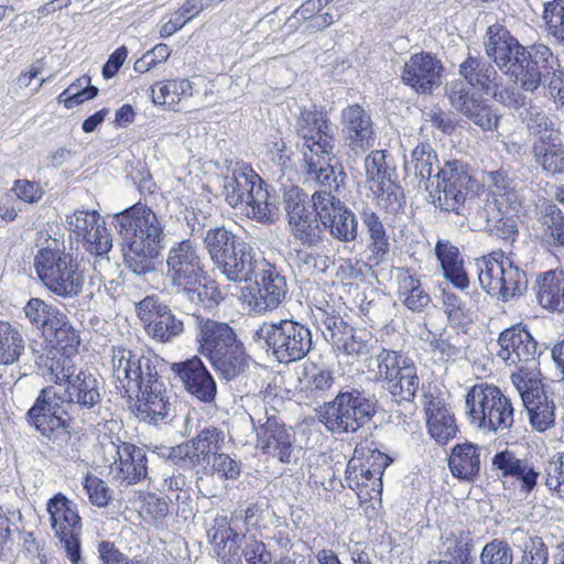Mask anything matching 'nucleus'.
Listing matches in <instances>:
<instances>
[{
    "label": "nucleus",
    "mask_w": 564,
    "mask_h": 564,
    "mask_svg": "<svg viewBox=\"0 0 564 564\" xmlns=\"http://www.w3.org/2000/svg\"><path fill=\"white\" fill-rule=\"evenodd\" d=\"M101 401L100 382L89 371L80 369L59 397L52 387L41 390L26 417L46 438L51 451L69 456L72 451L70 424L76 409L91 410Z\"/></svg>",
    "instance_id": "nucleus-1"
},
{
    "label": "nucleus",
    "mask_w": 564,
    "mask_h": 564,
    "mask_svg": "<svg viewBox=\"0 0 564 564\" xmlns=\"http://www.w3.org/2000/svg\"><path fill=\"white\" fill-rule=\"evenodd\" d=\"M404 167L424 181L431 204L443 212L466 215V198L474 180L465 162L453 159L440 165L433 147L429 142H420L405 160Z\"/></svg>",
    "instance_id": "nucleus-2"
},
{
    "label": "nucleus",
    "mask_w": 564,
    "mask_h": 564,
    "mask_svg": "<svg viewBox=\"0 0 564 564\" xmlns=\"http://www.w3.org/2000/svg\"><path fill=\"white\" fill-rule=\"evenodd\" d=\"M113 224L122 241L127 268L139 276L154 272L165 240V226L156 214L138 203L116 214Z\"/></svg>",
    "instance_id": "nucleus-3"
},
{
    "label": "nucleus",
    "mask_w": 564,
    "mask_h": 564,
    "mask_svg": "<svg viewBox=\"0 0 564 564\" xmlns=\"http://www.w3.org/2000/svg\"><path fill=\"white\" fill-rule=\"evenodd\" d=\"M195 326L197 350L223 379L230 381L246 371L249 356L234 327L199 315L195 316Z\"/></svg>",
    "instance_id": "nucleus-4"
},
{
    "label": "nucleus",
    "mask_w": 564,
    "mask_h": 564,
    "mask_svg": "<svg viewBox=\"0 0 564 564\" xmlns=\"http://www.w3.org/2000/svg\"><path fill=\"white\" fill-rule=\"evenodd\" d=\"M165 267V279L176 294L184 295L193 303H217L220 299L217 288L206 282L199 251L192 240L174 242L167 250Z\"/></svg>",
    "instance_id": "nucleus-5"
},
{
    "label": "nucleus",
    "mask_w": 564,
    "mask_h": 564,
    "mask_svg": "<svg viewBox=\"0 0 564 564\" xmlns=\"http://www.w3.org/2000/svg\"><path fill=\"white\" fill-rule=\"evenodd\" d=\"M373 395L357 388L340 390L334 400L315 410L318 422L333 434H354L367 425L377 411Z\"/></svg>",
    "instance_id": "nucleus-6"
},
{
    "label": "nucleus",
    "mask_w": 564,
    "mask_h": 564,
    "mask_svg": "<svg viewBox=\"0 0 564 564\" xmlns=\"http://www.w3.org/2000/svg\"><path fill=\"white\" fill-rule=\"evenodd\" d=\"M482 45L488 58L518 86L523 80L527 69L531 68L539 54L546 47L543 43H534L529 46L522 45L500 23L488 26Z\"/></svg>",
    "instance_id": "nucleus-7"
},
{
    "label": "nucleus",
    "mask_w": 564,
    "mask_h": 564,
    "mask_svg": "<svg viewBox=\"0 0 564 564\" xmlns=\"http://www.w3.org/2000/svg\"><path fill=\"white\" fill-rule=\"evenodd\" d=\"M251 339L284 365L302 360L313 346L311 329L294 319L263 322L253 330Z\"/></svg>",
    "instance_id": "nucleus-8"
},
{
    "label": "nucleus",
    "mask_w": 564,
    "mask_h": 564,
    "mask_svg": "<svg viewBox=\"0 0 564 564\" xmlns=\"http://www.w3.org/2000/svg\"><path fill=\"white\" fill-rule=\"evenodd\" d=\"M465 408L470 424L479 430L503 435L514 422L510 398L494 384L473 386L465 395Z\"/></svg>",
    "instance_id": "nucleus-9"
},
{
    "label": "nucleus",
    "mask_w": 564,
    "mask_h": 564,
    "mask_svg": "<svg viewBox=\"0 0 564 564\" xmlns=\"http://www.w3.org/2000/svg\"><path fill=\"white\" fill-rule=\"evenodd\" d=\"M34 268L43 285L55 296L76 299L84 291V270L65 250L41 248L34 258Z\"/></svg>",
    "instance_id": "nucleus-10"
},
{
    "label": "nucleus",
    "mask_w": 564,
    "mask_h": 564,
    "mask_svg": "<svg viewBox=\"0 0 564 564\" xmlns=\"http://www.w3.org/2000/svg\"><path fill=\"white\" fill-rule=\"evenodd\" d=\"M373 362L377 369H371L372 361H369L368 372H375L373 380L381 382L391 400L412 403L421 384L414 360L403 351L381 348Z\"/></svg>",
    "instance_id": "nucleus-11"
},
{
    "label": "nucleus",
    "mask_w": 564,
    "mask_h": 564,
    "mask_svg": "<svg viewBox=\"0 0 564 564\" xmlns=\"http://www.w3.org/2000/svg\"><path fill=\"white\" fill-rule=\"evenodd\" d=\"M224 196L232 208L246 205L247 214L258 221H269L274 209L264 181L247 164L236 163L224 177Z\"/></svg>",
    "instance_id": "nucleus-12"
},
{
    "label": "nucleus",
    "mask_w": 564,
    "mask_h": 564,
    "mask_svg": "<svg viewBox=\"0 0 564 564\" xmlns=\"http://www.w3.org/2000/svg\"><path fill=\"white\" fill-rule=\"evenodd\" d=\"M519 88L523 93H540L552 101L556 109H564V68L547 45L531 68L527 69Z\"/></svg>",
    "instance_id": "nucleus-13"
},
{
    "label": "nucleus",
    "mask_w": 564,
    "mask_h": 564,
    "mask_svg": "<svg viewBox=\"0 0 564 564\" xmlns=\"http://www.w3.org/2000/svg\"><path fill=\"white\" fill-rule=\"evenodd\" d=\"M295 130L302 141L303 160L335 158V132L326 115L317 110L304 109L296 119Z\"/></svg>",
    "instance_id": "nucleus-14"
},
{
    "label": "nucleus",
    "mask_w": 564,
    "mask_h": 564,
    "mask_svg": "<svg viewBox=\"0 0 564 564\" xmlns=\"http://www.w3.org/2000/svg\"><path fill=\"white\" fill-rule=\"evenodd\" d=\"M295 130L302 141L303 160L335 158V132L326 115L317 110L304 109L296 119Z\"/></svg>",
    "instance_id": "nucleus-15"
},
{
    "label": "nucleus",
    "mask_w": 564,
    "mask_h": 564,
    "mask_svg": "<svg viewBox=\"0 0 564 564\" xmlns=\"http://www.w3.org/2000/svg\"><path fill=\"white\" fill-rule=\"evenodd\" d=\"M46 510L50 514L52 530L64 545L66 555L72 564H84L80 556L82 519L76 503L58 492L48 499Z\"/></svg>",
    "instance_id": "nucleus-16"
},
{
    "label": "nucleus",
    "mask_w": 564,
    "mask_h": 564,
    "mask_svg": "<svg viewBox=\"0 0 564 564\" xmlns=\"http://www.w3.org/2000/svg\"><path fill=\"white\" fill-rule=\"evenodd\" d=\"M284 209L291 234L308 248L323 242V228L308 200V195L300 187L292 186L283 194Z\"/></svg>",
    "instance_id": "nucleus-17"
},
{
    "label": "nucleus",
    "mask_w": 564,
    "mask_h": 564,
    "mask_svg": "<svg viewBox=\"0 0 564 564\" xmlns=\"http://www.w3.org/2000/svg\"><path fill=\"white\" fill-rule=\"evenodd\" d=\"M257 434V446L265 454L276 457L281 463L289 464L294 452L295 432L276 414L274 408L264 406L263 416L256 419L250 415Z\"/></svg>",
    "instance_id": "nucleus-18"
},
{
    "label": "nucleus",
    "mask_w": 564,
    "mask_h": 564,
    "mask_svg": "<svg viewBox=\"0 0 564 564\" xmlns=\"http://www.w3.org/2000/svg\"><path fill=\"white\" fill-rule=\"evenodd\" d=\"M497 357L508 366L519 369L518 375L530 378L529 370L536 369V359L541 354L536 340L527 326L518 323L503 329L497 340Z\"/></svg>",
    "instance_id": "nucleus-19"
},
{
    "label": "nucleus",
    "mask_w": 564,
    "mask_h": 564,
    "mask_svg": "<svg viewBox=\"0 0 564 564\" xmlns=\"http://www.w3.org/2000/svg\"><path fill=\"white\" fill-rule=\"evenodd\" d=\"M138 317L143 322L149 337L169 344L184 333V322L156 295H148L135 304Z\"/></svg>",
    "instance_id": "nucleus-20"
},
{
    "label": "nucleus",
    "mask_w": 564,
    "mask_h": 564,
    "mask_svg": "<svg viewBox=\"0 0 564 564\" xmlns=\"http://www.w3.org/2000/svg\"><path fill=\"white\" fill-rule=\"evenodd\" d=\"M340 133L349 159L356 160L376 144L375 122L369 110L351 104L340 111Z\"/></svg>",
    "instance_id": "nucleus-21"
},
{
    "label": "nucleus",
    "mask_w": 564,
    "mask_h": 564,
    "mask_svg": "<svg viewBox=\"0 0 564 564\" xmlns=\"http://www.w3.org/2000/svg\"><path fill=\"white\" fill-rule=\"evenodd\" d=\"M112 377L119 383V389L124 393L134 392L152 379L158 373L154 361L144 355H139L122 346L112 347Z\"/></svg>",
    "instance_id": "nucleus-22"
},
{
    "label": "nucleus",
    "mask_w": 564,
    "mask_h": 564,
    "mask_svg": "<svg viewBox=\"0 0 564 564\" xmlns=\"http://www.w3.org/2000/svg\"><path fill=\"white\" fill-rule=\"evenodd\" d=\"M67 229L90 253L105 256L112 248V236L97 210L76 209L66 216Z\"/></svg>",
    "instance_id": "nucleus-23"
},
{
    "label": "nucleus",
    "mask_w": 564,
    "mask_h": 564,
    "mask_svg": "<svg viewBox=\"0 0 564 564\" xmlns=\"http://www.w3.org/2000/svg\"><path fill=\"white\" fill-rule=\"evenodd\" d=\"M512 383L517 387L531 424L539 431H545L554 423V403L550 401L544 388L533 377L511 375Z\"/></svg>",
    "instance_id": "nucleus-24"
},
{
    "label": "nucleus",
    "mask_w": 564,
    "mask_h": 564,
    "mask_svg": "<svg viewBox=\"0 0 564 564\" xmlns=\"http://www.w3.org/2000/svg\"><path fill=\"white\" fill-rule=\"evenodd\" d=\"M443 69L442 61L432 53H415L404 63L401 80L417 94H431L441 85Z\"/></svg>",
    "instance_id": "nucleus-25"
},
{
    "label": "nucleus",
    "mask_w": 564,
    "mask_h": 564,
    "mask_svg": "<svg viewBox=\"0 0 564 564\" xmlns=\"http://www.w3.org/2000/svg\"><path fill=\"white\" fill-rule=\"evenodd\" d=\"M498 210L502 215L521 218L528 215L523 188L508 175V172L498 169L486 172V180Z\"/></svg>",
    "instance_id": "nucleus-26"
},
{
    "label": "nucleus",
    "mask_w": 564,
    "mask_h": 564,
    "mask_svg": "<svg viewBox=\"0 0 564 564\" xmlns=\"http://www.w3.org/2000/svg\"><path fill=\"white\" fill-rule=\"evenodd\" d=\"M135 414L150 424H170L174 414L165 395L164 382L156 376L150 382L137 390Z\"/></svg>",
    "instance_id": "nucleus-27"
},
{
    "label": "nucleus",
    "mask_w": 564,
    "mask_h": 564,
    "mask_svg": "<svg viewBox=\"0 0 564 564\" xmlns=\"http://www.w3.org/2000/svg\"><path fill=\"white\" fill-rule=\"evenodd\" d=\"M185 390L197 400L212 403L216 399L217 384L202 359L197 356L172 365Z\"/></svg>",
    "instance_id": "nucleus-28"
},
{
    "label": "nucleus",
    "mask_w": 564,
    "mask_h": 564,
    "mask_svg": "<svg viewBox=\"0 0 564 564\" xmlns=\"http://www.w3.org/2000/svg\"><path fill=\"white\" fill-rule=\"evenodd\" d=\"M492 470L500 478L512 479L520 486L521 491L531 492L538 485L541 471L525 456H518L508 448L497 452L491 458Z\"/></svg>",
    "instance_id": "nucleus-29"
},
{
    "label": "nucleus",
    "mask_w": 564,
    "mask_h": 564,
    "mask_svg": "<svg viewBox=\"0 0 564 564\" xmlns=\"http://www.w3.org/2000/svg\"><path fill=\"white\" fill-rule=\"evenodd\" d=\"M117 459L110 466V473L119 486H130L140 482L148 476V458L145 451L129 442H122L117 447Z\"/></svg>",
    "instance_id": "nucleus-30"
},
{
    "label": "nucleus",
    "mask_w": 564,
    "mask_h": 564,
    "mask_svg": "<svg viewBox=\"0 0 564 564\" xmlns=\"http://www.w3.org/2000/svg\"><path fill=\"white\" fill-rule=\"evenodd\" d=\"M258 286L257 305L264 310L278 307L288 294L285 276L274 264L260 257L258 269L252 275Z\"/></svg>",
    "instance_id": "nucleus-31"
},
{
    "label": "nucleus",
    "mask_w": 564,
    "mask_h": 564,
    "mask_svg": "<svg viewBox=\"0 0 564 564\" xmlns=\"http://www.w3.org/2000/svg\"><path fill=\"white\" fill-rule=\"evenodd\" d=\"M187 448V470L202 468L206 470L214 457L221 451L225 444V434L221 429L209 425L198 432V434L189 441L183 442Z\"/></svg>",
    "instance_id": "nucleus-32"
},
{
    "label": "nucleus",
    "mask_w": 564,
    "mask_h": 564,
    "mask_svg": "<svg viewBox=\"0 0 564 564\" xmlns=\"http://www.w3.org/2000/svg\"><path fill=\"white\" fill-rule=\"evenodd\" d=\"M259 261L253 247L243 240L216 268L228 281L242 283L252 280Z\"/></svg>",
    "instance_id": "nucleus-33"
},
{
    "label": "nucleus",
    "mask_w": 564,
    "mask_h": 564,
    "mask_svg": "<svg viewBox=\"0 0 564 564\" xmlns=\"http://www.w3.org/2000/svg\"><path fill=\"white\" fill-rule=\"evenodd\" d=\"M424 409L429 433L438 444L455 437L458 427L454 415L441 399L424 394Z\"/></svg>",
    "instance_id": "nucleus-34"
},
{
    "label": "nucleus",
    "mask_w": 564,
    "mask_h": 564,
    "mask_svg": "<svg viewBox=\"0 0 564 564\" xmlns=\"http://www.w3.org/2000/svg\"><path fill=\"white\" fill-rule=\"evenodd\" d=\"M458 73L463 77L462 80L487 96L491 90H496V84L501 79L491 63L471 54H468L459 65Z\"/></svg>",
    "instance_id": "nucleus-35"
},
{
    "label": "nucleus",
    "mask_w": 564,
    "mask_h": 564,
    "mask_svg": "<svg viewBox=\"0 0 564 564\" xmlns=\"http://www.w3.org/2000/svg\"><path fill=\"white\" fill-rule=\"evenodd\" d=\"M533 291L538 303L550 312H564V272L549 270L536 275Z\"/></svg>",
    "instance_id": "nucleus-36"
},
{
    "label": "nucleus",
    "mask_w": 564,
    "mask_h": 564,
    "mask_svg": "<svg viewBox=\"0 0 564 564\" xmlns=\"http://www.w3.org/2000/svg\"><path fill=\"white\" fill-rule=\"evenodd\" d=\"M435 256L445 279L456 289L466 290L469 286V279L459 249L449 240L438 239L435 245Z\"/></svg>",
    "instance_id": "nucleus-37"
},
{
    "label": "nucleus",
    "mask_w": 564,
    "mask_h": 564,
    "mask_svg": "<svg viewBox=\"0 0 564 564\" xmlns=\"http://www.w3.org/2000/svg\"><path fill=\"white\" fill-rule=\"evenodd\" d=\"M482 451V447L470 442L456 444L448 457L452 475L462 480L473 481L480 471Z\"/></svg>",
    "instance_id": "nucleus-38"
},
{
    "label": "nucleus",
    "mask_w": 564,
    "mask_h": 564,
    "mask_svg": "<svg viewBox=\"0 0 564 564\" xmlns=\"http://www.w3.org/2000/svg\"><path fill=\"white\" fill-rule=\"evenodd\" d=\"M394 274L400 301L412 312H422L431 296L422 288L419 276L409 268H395Z\"/></svg>",
    "instance_id": "nucleus-39"
},
{
    "label": "nucleus",
    "mask_w": 564,
    "mask_h": 564,
    "mask_svg": "<svg viewBox=\"0 0 564 564\" xmlns=\"http://www.w3.org/2000/svg\"><path fill=\"white\" fill-rule=\"evenodd\" d=\"M359 216L367 230V250L370 252V260L379 264L386 260L390 250L389 236L384 225L380 217L369 207H364Z\"/></svg>",
    "instance_id": "nucleus-40"
},
{
    "label": "nucleus",
    "mask_w": 564,
    "mask_h": 564,
    "mask_svg": "<svg viewBox=\"0 0 564 564\" xmlns=\"http://www.w3.org/2000/svg\"><path fill=\"white\" fill-rule=\"evenodd\" d=\"M243 240L225 226H216L207 229L203 242L205 250L216 267Z\"/></svg>",
    "instance_id": "nucleus-41"
},
{
    "label": "nucleus",
    "mask_w": 564,
    "mask_h": 564,
    "mask_svg": "<svg viewBox=\"0 0 564 564\" xmlns=\"http://www.w3.org/2000/svg\"><path fill=\"white\" fill-rule=\"evenodd\" d=\"M539 223L542 226V242L550 248H564V213L551 202H545L541 207Z\"/></svg>",
    "instance_id": "nucleus-42"
},
{
    "label": "nucleus",
    "mask_w": 564,
    "mask_h": 564,
    "mask_svg": "<svg viewBox=\"0 0 564 564\" xmlns=\"http://www.w3.org/2000/svg\"><path fill=\"white\" fill-rule=\"evenodd\" d=\"M473 550L474 541L469 532L459 530L445 534L442 538L440 555L443 556L442 560H447L452 564H474Z\"/></svg>",
    "instance_id": "nucleus-43"
},
{
    "label": "nucleus",
    "mask_w": 564,
    "mask_h": 564,
    "mask_svg": "<svg viewBox=\"0 0 564 564\" xmlns=\"http://www.w3.org/2000/svg\"><path fill=\"white\" fill-rule=\"evenodd\" d=\"M505 261L506 254L500 249L477 260L479 284L490 295L499 294Z\"/></svg>",
    "instance_id": "nucleus-44"
},
{
    "label": "nucleus",
    "mask_w": 564,
    "mask_h": 564,
    "mask_svg": "<svg viewBox=\"0 0 564 564\" xmlns=\"http://www.w3.org/2000/svg\"><path fill=\"white\" fill-rule=\"evenodd\" d=\"M521 121L525 124L531 134L539 135L544 144H552L556 140L557 131L555 123L549 118L545 111L529 100L523 111L519 113Z\"/></svg>",
    "instance_id": "nucleus-45"
},
{
    "label": "nucleus",
    "mask_w": 564,
    "mask_h": 564,
    "mask_svg": "<svg viewBox=\"0 0 564 564\" xmlns=\"http://www.w3.org/2000/svg\"><path fill=\"white\" fill-rule=\"evenodd\" d=\"M313 317L321 329L324 338L335 347L340 344L345 335L351 332L352 326L344 321V318L336 313L335 308L327 305L326 307L317 306L313 311Z\"/></svg>",
    "instance_id": "nucleus-46"
},
{
    "label": "nucleus",
    "mask_w": 564,
    "mask_h": 564,
    "mask_svg": "<svg viewBox=\"0 0 564 564\" xmlns=\"http://www.w3.org/2000/svg\"><path fill=\"white\" fill-rule=\"evenodd\" d=\"M332 160L333 159L308 158L303 161L307 176L319 185V189L337 193L344 182V174L341 172H335L334 166L330 164Z\"/></svg>",
    "instance_id": "nucleus-47"
},
{
    "label": "nucleus",
    "mask_w": 564,
    "mask_h": 564,
    "mask_svg": "<svg viewBox=\"0 0 564 564\" xmlns=\"http://www.w3.org/2000/svg\"><path fill=\"white\" fill-rule=\"evenodd\" d=\"M55 344L57 354H75L80 344V337L67 316L63 313L44 334Z\"/></svg>",
    "instance_id": "nucleus-48"
},
{
    "label": "nucleus",
    "mask_w": 564,
    "mask_h": 564,
    "mask_svg": "<svg viewBox=\"0 0 564 564\" xmlns=\"http://www.w3.org/2000/svg\"><path fill=\"white\" fill-rule=\"evenodd\" d=\"M192 90V83L184 78L155 83L151 87L152 101L155 105L174 106L181 99L191 97Z\"/></svg>",
    "instance_id": "nucleus-49"
},
{
    "label": "nucleus",
    "mask_w": 564,
    "mask_h": 564,
    "mask_svg": "<svg viewBox=\"0 0 564 564\" xmlns=\"http://www.w3.org/2000/svg\"><path fill=\"white\" fill-rule=\"evenodd\" d=\"M72 355L73 354H59V356H57V352L50 351L45 358L41 356L37 364L40 367L43 366L46 369L55 383L66 384L67 387L69 381H72L79 371L72 359Z\"/></svg>",
    "instance_id": "nucleus-50"
},
{
    "label": "nucleus",
    "mask_w": 564,
    "mask_h": 564,
    "mask_svg": "<svg viewBox=\"0 0 564 564\" xmlns=\"http://www.w3.org/2000/svg\"><path fill=\"white\" fill-rule=\"evenodd\" d=\"M24 350L21 333L9 322L0 321V364L12 365Z\"/></svg>",
    "instance_id": "nucleus-51"
},
{
    "label": "nucleus",
    "mask_w": 564,
    "mask_h": 564,
    "mask_svg": "<svg viewBox=\"0 0 564 564\" xmlns=\"http://www.w3.org/2000/svg\"><path fill=\"white\" fill-rule=\"evenodd\" d=\"M23 312L30 323L34 327L42 329L43 334L47 333L48 328L58 317H62L63 314L57 307L37 297L30 299Z\"/></svg>",
    "instance_id": "nucleus-52"
},
{
    "label": "nucleus",
    "mask_w": 564,
    "mask_h": 564,
    "mask_svg": "<svg viewBox=\"0 0 564 564\" xmlns=\"http://www.w3.org/2000/svg\"><path fill=\"white\" fill-rule=\"evenodd\" d=\"M323 227L328 229L330 236L340 242L355 241L358 236V220L347 206L341 207L336 217Z\"/></svg>",
    "instance_id": "nucleus-53"
},
{
    "label": "nucleus",
    "mask_w": 564,
    "mask_h": 564,
    "mask_svg": "<svg viewBox=\"0 0 564 564\" xmlns=\"http://www.w3.org/2000/svg\"><path fill=\"white\" fill-rule=\"evenodd\" d=\"M499 294L503 301L521 295L527 290V275L506 256Z\"/></svg>",
    "instance_id": "nucleus-54"
},
{
    "label": "nucleus",
    "mask_w": 564,
    "mask_h": 564,
    "mask_svg": "<svg viewBox=\"0 0 564 564\" xmlns=\"http://www.w3.org/2000/svg\"><path fill=\"white\" fill-rule=\"evenodd\" d=\"M541 476L547 489L564 501V452L555 453L544 462Z\"/></svg>",
    "instance_id": "nucleus-55"
},
{
    "label": "nucleus",
    "mask_w": 564,
    "mask_h": 564,
    "mask_svg": "<svg viewBox=\"0 0 564 564\" xmlns=\"http://www.w3.org/2000/svg\"><path fill=\"white\" fill-rule=\"evenodd\" d=\"M322 227L336 217L341 207L346 206L335 193L316 189L308 199Z\"/></svg>",
    "instance_id": "nucleus-56"
},
{
    "label": "nucleus",
    "mask_w": 564,
    "mask_h": 564,
    "mask_svg": "<svg viewBox=\"0 0 564 564\" xmlns=\"http://www.w3.org/2000/svg\"><path fill=\"white\" fill-rule=\"evenodd\" d=\"M474 90L462 79L452 80L445 86V93L451 105L463 115L480 100Z\"/></svg>",
    "instance_id": "nucleus-57"
},
{
    "label": "nucleus",
    "mask_w": 564,
    "mask_h": 564,
    "mask_svg": "<svg viewBox=\"0 0 564 564\" xmlns=\"http://www.w3.org/2000/svg\"><path fill=\"white\" fill-rule=\"evenodd\" d=\"M546 145L544 151L539 150L538 147L533 148L536 162L541 164L545 173L552 176L564 175V149L556 147L555 142Z\"/></svg>",
    "instance_id": "nucleus-58"
},
{
    "label": "nucleus",
    "mask_w": 564,
    "mask_h": 564,
    "mask_svg": "<svg viewBox=\"0 0 564 564\" xmlns=\"http://www.w3.org/2000/svg\"><path fill=\"white\" fill-rule=\"evenodd\" d=\"M380 193L377 196L378 205L388 214H397L403 209L405 196L403 188L388 180L384 184L378 185Z\"/></svg>",
    "instance_id": "nucleus-59"
},
{
    "label": "nucleus",
    "mask_w": 564,
    "mask_h": 564,
    "mask_svg": "<svg viewBox=\"0 0 564 564\" xmlns=\"http://www.w3.org/2000/svg\"><path fill=\"white\" fill-rule=\"evenodd\" d=\"M543 20L547 33L564 43V0L544 3Z\"/></svg>",
    "instance_id": "nucleus-60"
},
{
    "label": "nucleus",
    "mask_w": 564,
    "mask_h": 564,
    "mask_svg": "<svg viewBox=\"0 0 564 564\" xmlns=\"http://www.w3.org/2000/svg\"><path fill=\"white\" fill-rule=\"evenodd\" d=\"M513 552L509 543L494 539L485 544L480 552L479 564H512Z\"/></svg>",
    "instance_id": "nucleus-61"
},
{
    "label": "nucleus",
    "mask_w": 564,
    "mask_h": 564,
    "mask_svg": "<svg viewBox=\"0 0 564 564\" xmlns=\"http://www.w3.org/2000/svg\"><path fill=\"white\" fill-rule=\"evenodd\" d=\"M464 116L484 131L496 130L501 117L496 109L487 105L482 99H480Z\"/></svg>",
    "instance_id": "nucleus-62"
},
{
    "label": "nucleus",
    "mask_w": 564,
    "mask_h": 564,
    "mask_svg": "<svg viewBox=\"0 0 564 564\" xmlns=\"http://www.w3.org/2000/svg\"><path fill=\"white\" fill-rule=\"evenodd\" d=\"M294 263L303 273H324L329 267L330 259L321 253L300 249L295 251Z\"/></svg>",
    "instance_id": "nucleus-63"
},
{
    "label": "nucleus",
    "mask_w": 564,
    "mask_h": 564,
    "mask_svg": "<svg viewBox=\"0 0 564 564\" xmlns=\"http://www.w3.org/2000/svg\"><path fill=\"white\" fill-rule=\"evenodd\" d=\"M549 549L542 538H529L522 549V555L516 564H547Z\"/></svg>",
    "instance_id": "nucleus-64"
}]
</instances>
